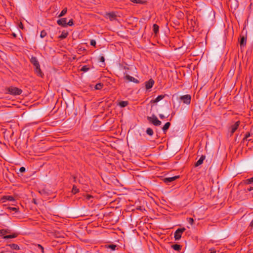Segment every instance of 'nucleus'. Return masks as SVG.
I'll list each match as a JSON object with an SVG mask.
<instances>
[{"mask_svg":"<svg viewBox=\"0 0 253 253\" xmlns=\"http://www.w3.org/2000/svg\"><path fill=\"white\" fill-rule=\"evenodd\" d=\"M251 136L250 133L249 132H248L246 134L245 136L244 137L243 139V141H245V140H247L248 137H249Z\"/></svg>","mask_w":253,"mask_h":253,"instance_id":"a19ab883","label":"nucleus"},{"mask_svg":"<svg viewBox=\"0 0 253 253\" xmlns=\"http://www.w3.org/2000/svg\"><path fill=\"white\" fill-rule=\"evenodd\" d=\"M5 90L6 91V93H8L12 95H20L22 92V90L20 88L13 86L6 88Z\"/></svg>","mask_w":253,"mask_h":253,"instance_id":"f03ea898","label":"nucleus"},{"mask_svg":"<svg viewBox=\"0 0 253 253\" xmlns=\"http://www.w3.org/2000/svg\"><path fill=\"white\" fill-rule=\"evenodd\" d=\"M74 24L73 20L72 19H71L69 20L68 22L67 23V27L68 26H73Z\"/></svg>","mask_w":253,"mask_h":253,"instance_id":"4c0bfd02","label":"nucleus"},{"mask_svg":"<svg viewBox=\"0 0 253 253\" xmlns=\"http://www.w3.org/2000/svg\"><path fill=\"white\" fill-rule=\"evenodd\" d=\"M99 216V214H96V216Z\"/></svg>","mask_w":253,"mask_h":253,"instance_id":"864d4df0","label":"nucleus"},{"mask_svg":"<svg viewBox=\"0 0 253 253\" xmlns=\"http://www.w3.org/2000/svg\"><path fill=\"white\" fill-rule=\"evenodd\" d=\"M79 191V189H78L77 187L75 185H74L73 187V188H72V192L74 194H75L77 193H78Z\"/></svg>","mask_w":253,"mask_h":253,"instance_id":"72a5a7b5","label":"nucleus"},{"mask_svg":"<svg viewBox=\"0 0 253 253\" xmlns=\"http://www.w3.org/2000/svg\"><path fill=\"white\" fill-rule=\"evenodd\" d=\"M90 198H93V196H90V195H88V196H87V198L88 199H89Z\"/></svg>","mask_w":253,"mask_h":253,"instance_id":"3c124183","label":"nucleus"},{"mask_svg":"<svg viewBox=\"0 0 253 253\" xmlns=\"http://www.w3.org/2000/svg\"><path fill=\"white\" fill-rule=\"evenodd\" d=\"M129 0L134 3L143 4L145 3L144 1H143L141 0Z\"/></svg>","mask_w":253,"mask_h":253,"instance_id":"c9c22d12","label":"nucleus"},{"mask_svg":"<svg viewBox=\"0 0 253 253\" xmlns=\"http://www.w3.org/2000/svg\"><path fill=\"white\" fill-rule=\"evenodd\" d=\"M106 17L109 18L111 21H113L116 19L117 15L115 12L107 13L106 14Z\"/></svg>","mask_w":253,"mask_h":253,"instance_id":"9b49d317","label":"nucleus"},{"mask_svg":"<svg viewBox=\"0 0 253 253\" xmlns=\"http://www.w3.org/2000/svg\"><path fill=\"white\" fill-rule=\"evenodd\" d=\"M240 124V121L236 122L234 125H232L230 127V136L232 135L233 133L236 131V130L237 129L238 127H239V126Z\"/></svg>","mask_w":253,"mask_h":253,"instance_id":"6e6552de","label":"nucleus"},{"mask_svg":"<svg viewBox=\"0 0 253 253\" xmlns=\"http://www.w3.org/2000/svg\"><path fill=\"white\" fill-rule=\"evenodd\" d=\"M68 35V32H67V31H63L62 32V34H61V35H60L59 36V38L60 39H65Z\"/></svg>","mask_w":253,"mask_h":253,"instance_id":"4be33fe9","label":"nucleus"},{"mask_svg":"<svg viewBox=\"0 0 253 253\" xmlns=\"http://www.w3.org/2000/svg\"><path fill=\"white\" fill-rule=\"evenodd\" d=\"M125 79L126 80H127L128 82H133V83H136V84H138L139 83V81L137 79H136L128 75H126L125 77Z\"/></svg>","mask_w":253,"mask_h":253,"instance_id":"f8f14e48","label":"nucleus"},{"mask_svg":"<svg viewBox=\"0 0 253 253\" xmlns=\"http://www.w3.org/2000/svg\"><path fill=\"white\" fill-rule=\"evenodd\" d=\"M171 248L175 251H179L181 249V246L178 244H174L171 246Z\"/></svg>","mask_w":253,"mask_h":253,"instance_id":"5701e85b","label":"nucleus"},{"mask_svg":"<svg viewBox=\"0 0 253 253\" xmlns=\"http://www.w3.org/2000/svg\"><path fill=\"white\" fill-rule=\"evenodd\" d=\"M158 177H159L165 183L168 184L169 183L173 182V181L176 180L177 179L179 178L180 175H176L171 177H167V178H164L163 176H159Z\"/></svg>","mask_w":253,"mask_h":253,"instance_id":"20e7f679","label":"nucleus"},{"mask_svg":"<svg viewBox=\"0 0 253 253\" xmlns=\"http://www.w3.org/2000/svg\"><path fill=\"white\" fill-rule=\"evenodd\" d=\"M9 246L11 249L14 250H20L19 246L15 244H11L7 245Z\"/></svg>","mask_w":253,"mask_h":253,"instance_id":"aec40b11","label":"nucleus"},{"mask_svg":"<svg viewBox=\"0 0 253 253\" xmlns=\"http://www.w3.org/2000/svg\"><path fill=\"white\" fill-rule=\"evenodd\" d=\"M0 253H4L2 252H0Z\"/></svg>","mask_w":253,"mask_h":253,"instance_id":"5fc2aeb1","label":"nucleus"},{"mask_svg":"<svg viewBox=\"0 0 253 253\" xmlns=\"http://www.w3.org/2000/svg\"><path fill=\"white\" fill-rule=\"evenodd\" d=\"M205 159V156L202 155L200 158L197 161V162L195 164V167H198L199 166L201 165L203 163L204 160Z\"/></svg>","mask_w":253,"mask_h":253,"instance_id":"f3484780","label":"nucleus"},{"mask_svg":"<svg viewBox=\"0 0 253 253\" xmlns=\"http://www.w3.org/2000/svg\"><path fill=\"white\" fill-rule=\"evenodd\" d=\"M252 190H253V186H250V187H248L247 188V191H251Z\"/></svg>","mask_w":253,"mask_h":253,"instance_id":"de8ad7c7","label":"nucleus"},{"mask_svg":"<svg viewBox=\"0 0 253 253\" xmlns=\"http://www.w3.org/2000/svg\"><path fill=\"white\" fill-rule=\"evenodd\" d=\"M19 27L21 29H24L23 25L22 24V23L21 22L20 23V24L19 25Z\"/></svg>","mask_w":253,"mask_h":253,"instance_id":"49530a36","label":"nucleus"},{"mask_svg":"<svg viewBox=\"0 0 253 253\" xmlns=\"http://www.w3.org/2000/svg\"><path fill=\"white\" fill-rule=\"evenodd\" d=\"M145 87L147 89H149L153 87L154 84V81L152 79H150L148 81L145 82Z\"/></svg>","mask_w":253,"mask_h":253,"instance_id":"9d476101","label":"nucleus"},{"mask_svg":"<svg viewBox=\"0 0 253 253\" xmlns=\"http://www.w3.org/2000/svg\"><path fill=\"white\" fill-rule=\"evenodd\" d=\"M98 60L101 63L100 66L101 67H104L105 66L104 56L103 55L100 56L98 58Z\"/></svg>","mask_w":253,"mask_h":253,"instance_id":"6ab92c4d","label":"nucleus"},{"mask_svg":"<svg viewBox=\"0 0 253 253\" xmlns=\"http://www.w3.org/2000/svg\"><path fill=\"white\" fill-rule=\"evenodd\" d=\"M244 181V183L246 184H252L253 183V177L251 178L246 179Z\"/></svg>","mask_w":253,"mask_h":253,"instance_id":"cd10ccee","label":"nucleus"},{"mask_svg":"<svg viewBox=\"0 0 253 253\" xmlns=\"http://www.w3.org/2000/svg\"><path fill=\"white\" fill-rule=\"evenodd\" d=\"M128 104V102L127 101H121L119 103V105L121 107H125Z\"/></svg>","mask_w":253,"mask_h":253,"instance_id":"b1692460","label":"nucleus"},{"mask_svg":"<svg viewBox=\"0 0 253 253\" xmlns=\"http://www.w3.org/2000/svg\"><path fill=\"white\" fill-rule=\"evenodd\" d=\"M79 175H73L70 178L71 182H74L75 183H78Z\"/></svg>","mask_w":253,"mask_h":253,"instance_id":"a211bd4d","label":"nucleus"},{"mask_svg":"<svg viewBox=\"0 0 253 253\" xmlns=\"http://www.w3.org/2000/svg\"><path fill=\"white\" fill-rule=\"evenodd\" d=\"M18 168H17L16 167L14 168V169L10 168L9 172L11 173L12 174H13V172H14L13 171H14V172H16V174H19V171H18Z\"/></svg>","mask_w":253,"mask_h":253,"instance_id":"2f4dec72","label":"nucleus"},{"mask_svg":"<svg viewBox=\"0 0 253 253\" xmlns=\"http://www.w3.org/2000/svg\"><path fill=\"white\" fill-rule=\"evenodd\" d=\"M250 226L253 227V219L252 220V221L250 223Z\"/></svg>","mask_w":253,"mask_h":253,"instance_id":"8fccbe9b","label":"nucleus"},{"mask_svg":"<svg viewBox=\"0 0 253 253\" xmlns=\"http://www.w3.org/2000/svg\"><path fill=\"white\" fill-rule=\"evenodd\" d=\"M180 100L184 103L189 105L191 102V96L189 94L182 95L180 97Z\"/></svg>","mask_w":253,"mask_h":253,"instance_id":"423d86ee","label":"nucleus"},{"mask_svg":"<svg viewBox=\"0 0 253 253\" xmlns=\"http://www.w3.org/2000/svg\"><path fill=\"white\" fill-rule=\"evenodd\" d=\"M34 71L35 73L37 75V76L41 78H43V77L44 76V74L41 69L40 64H38V65L34 66Z\"/></svg>","mask_w":253,"mask_h":253,"instance_id":"0eeeda50","label":"nucleus"},{"mask_svg":"<svg viewBox=\"0 0 253 253\" xmlns=\"http://www.w3.org/2000/svg\"><path fill=\"white\" fill-rule=\"evenodd\" d=\"M185 231V228L183 227L178 228L174 232V239L175 240H179L181 238L182 234Z\"/></svg>","mask_w":253,"mask_h":253,"instance_id":"39448f33","label":"nucleus"},{"mask_svg":"<svg viewBox=\"0 0 253 253\" xmlns=\"http://www.w3.org/2000/svg\"><path fill=\"white\" fill-rule=\"evenodd\" d=\"M4 199L9 201H14L15 200L13 196L9 195L4 196Z\"/></svg>","mask_w":253,"mask_h":253,"instance_id":"c85d7f7f","label":"nucleus"},{"mask_svg":"<svg viewBox=\"0 0 253 253\" xmlns=\"http://www.w3.org/2000/svg\"><path fill=\"white\" fill-rule=\"evenodd\" d=\"M47 35V33L45 30H42L41 32L40 37L41 38H44Z\"/></svg>","mask_w":253,"mask_h":253,"instance_id":"e433bc0d","label":"nucleus"},{"mask_svg":"<svg viewBox=\"0 0 253 253\" xmlns=\"http://www.w3.org/2000/svg\"><path fill=\"white\" fill-rule=\"evenodd\" d=\"M146 133L148 135H149L150 136H152L154 134V131L151 128L148 127L146 129Z\"/></svg>","mask_w":253,"mask_h":253,"instance_id":"bb28decb","label":"nucleus"},{"mask_svg":"<svg viewBox=\"0 0 253 253\" xmlns=\"http://www.w3.org/2000/svg\"><path fill=\"white\" fill-rule=\"evenodd\" d=\"M67 8L66 7L64 8L61 11V12L60 13V14L59 15L58 17H61L63 16L67 13Z\"/></svg>","mask_w":253,"mask_h":253,"instance_id":"c756f323","label":"nucleus"},{"mask_svg":"<svg viewBox=\"0 0 253 253\" xmlns=\"http://www.w3.org/2000/svg\"><path fill=\"white\" fill-rule=\"evenodd\" d=\"M39 246L41 247V248L42 249V250H43V248L42 246H41L40 245H39Z\"/></svg>","mask_w":253,"mask_h":253,"instance_id":"603ef678","label":"nucleus"},{"mask_svg":"<svg viewBox=\"0 0 253 253\" xmlns=\"http://www.w3.org/2000/svg\"><path fill=\"white\" fill-rule=\"evenodd\" d=\"M147 119L149 122L151 123L155 126H160L162 124L161 121L159 120L154 114H153L151 117L148 116Z\"/></svg>","mask_w":253,"mask_h":253,"instance_id":"7ed1b4c3","label":"nucleus"},{"mask_svg":"<svg viewBox=\"0 0 253 253\" xmlns=\"http://www.w3.org/2000/svg\"><path fill=\"white\" fill-rule=\"evenodd\" d=\"M105 247L107 249H110L112 251H114L116 250V248L117 247V246L116 245L111 244V245H105Z\"/></svg>","mask_w":253,"mask_h":253,"instance_id":"a878e982","label":"nucleus"},{"mask_svg":"<svg viewBox=\"0 0 253 253\" xmlns=\"http://www.w3.org/2000/svg\"><path fill=\"white\" fill-rule=\"evenodd\" d=\"M247 37L242 36L240 41V45L241 47H244L246 45Z\"/></svg>","mask_w":253,"mask_h":253,"instance_id":"ddd939ff","label":"nucleus"},{"mask_svg":"<svg viewBox=\"0 0 253 253\" xmlns=\"http://www.w3.org/2000/svg\"><path fill=\"white\" fill-rule=\"evenodd\" d=\"M18 171H19V172L23 173V172H25L26 169L25 167H22L20 168H18Z\"/></svg>","mask_w":253,"mask_h":253,"instance_id":"58836bf2","label":"nucleus"},{"mask_svg":"<svg viewBox=\"0 0 253 253\" xmlns=\"http://www.w3.org/2000/svg\"><path fill=\"white\" fill-rule=\"evenodd\" d=\"M159 117L161 119H164L166 117L163 114H159Z\"/></svg>","mask_w":253,"mask_h":253,"instance_id":"a18cd8bd","label":"nucleus"},{"mask_svg":"<svg viewBox=\"0 0 253 253\" xmlns=\"http://www.w3.org/2000/svg\"><path fill=\"white\" fill-rule=\"evenodd\" d=\"M170 126V123L169 122H167L165 124V125L162 128V129L165 133H166V131L169 128Z\"/></svg>","mask_w":253,"mask_h":253,"instance_id":"412c9836","label":"nucleus"},{"mask_svg":"<svg viewBox=\"0 0 253 253\" xmlns=\"http://www.w3.org/2000/svg\"><path fill=\"white\" fill-rule=\"evenodd\" d=\"M166 95H160L158 96L155 100H152L151 103H157L162 100L165 97Z\"/></svg>","mask_w":253,"mask_h":253,"instance_id":"4468645a","label":"nucleus"},{"mask_svg":"<svg viewBox=\"0 0 253 253\" xmlns=\"http://www.w3.org/2000/svg\"><path fill=\"white\" fill-rule=\"evenodd\" d=\"M85 182V180L83 178L81 175H79L78 183L80 184H84Z\"/></svg>","mask_w":253,"mask_h":253,"instance_id":"7c9ffc66","label":"nucleus"},{"mask_svg":"<svg viewBox=\"0 0 253 253\" xmlns=\"http://www.w3.org/2000/svg\"><path fill=\"white\" fill-rule=\"evenodd\" d=\"M89 69V68L88 65H84L83 66L82 68L81 69V70L83 72H86L88 71Z\"/></svg>","mask_w":253,"mask_h":253,"instance_id":"f704fd0d","label":"nucleus"},{"mask_svg":"<svg viewBox=\"0 0 253 253\" xmlns=\"http://www.w3.org/2000/svg\"><path fill=\"white\" fill-rule=\"evenodd\" d=\"M103 84L101 83H99L96 84V90H99L101 89L103 86Z\"/></svg>","mask_w":253,"mask_h":253,"instance_id":"473e14b6","label":"nucleus"},{"mask_svg":"<svg viewBox=\"0 0 253 253\" xmlns=\"http://www.w3.org/2000/svg\"><path fill=\"white\" fill-rule=\"evenodd\" d=\"M159 27L156 24H154L153 26V30L155 34H157L159 32Z\"/></svg>","mask_w":253,"mask_h":253,"instance_id":"393cba45","label":"nucleus"},{"mask_svg":"<svg viewBox=\"0 0 253 253\" xmlns=\"http://www.w3.org/2000/svg\"><path fill=\"white\" fill-rule=\"evenodd\" d=\"M30 62L34 66L35 65H38L40 64L37 57L35 56H32L31 58L30 59Z\"/></svg>","mask_w":253,"mask_h":253,"instance_id":"2eb2a0df","label":"nucleus"},{"mask_svg":"<svg viewBox=\"0 0 253 253\" xmlns=\"http://www.w3.org/2000/svg\"><path fill=\"white\" fill-rule=\"evenodd\" d=\"M103 180L109 185L118 186L120 184L119 180L115 175H102Z\"/></svg>","mask_w":253,"mask_h":253,"instance_id":"f257e3e1","label":"nucleus"},{"mask_svg":"<svg viewBox=\"0 0 253 253\" xmlns=\"http://www.w3.org/2000/svg\"><path fill=\"white\" fill-rule=\"evenodd\" d=\"M57 23L59 25L64 27H67V19L66 18H62L58 19Z\"/></svg>","mask_w":253,"mask_h":253,"instance_id":"1a4fd4ad","label":"nucleus"},{"mask_svg":"<svg viewBox=\"0 0 253 253\" xmlns=\"http://www.w3.org/2000/svg\"><path fill=\"white\" fill-rule=\"evenodd\" d=\"M187 220L188 222L191 224L193 225L194 223V219L192 218H187Z\"/></svg>","mask_w":253,"mask_h":253,"instance_id":"ea45409f","label":"nucleus"},{"mask_svg":"<svg viewBox=\"0 0 253 253\" xmlns=\"http://www.w3.org/2000/svg\"><path fill=\"white\" fill-rule=\"evenodd\" d=\"M3 232L4 235L5 236L6 235V234L9 233L10 232V230L8 229H3Z\"/></svg>","mask_w":253,"mask_h":253,"instance_id":"79ce46f5","label":"nucleus"},{"mask_svg":"<svg viewBox=\"0 0 253 253\" xmlns=\"http://www.w3.org/2000/svg\"><path fill=\"white\" fill-rule=\"evenodd\" d=\"M3 235H4V234H3V229L0 230V236H2Z\"/></svg>","mask_w":253,"mask_h":253,"instance_id":"09e8293b","label":"nucleus"},{"mask_svg":"<svg viewBox=\"0 0 253 253\" xmlns=\"http://www.w3.org/2000/svg\"><path fill=\"white\" fill-rule=\"evenodd\" d=\"M9 209L11 211H16L17 210V208H14V207H10V208H9Z\"/></svg>","mask_w":253,"mask_h":253,"instance_id":"c03bdc74","label":"nucleus"},{"mask_svg":"<svg viewBox=\"0 0 253 253\" xmlns=\"http://www.w3.org/2000/svg\"><path fill=\"white\" fill-rule=\"evenodd\" d=\"M18 234L17 233H14L11 235H5L3 236V238L4 239H8L11 238H14L18 236Z\"/></svg>","mask_w":253,"mask_h":253,"instance_id":"dca6fc26","label":"nucleus"},{"mask_svg":"<svg viewBox=\"0 0 253 253\" xmlns=\"http://www.w3.org/2000/svg\"><path fill=\"white\" fill-rule=\"evenodd\" d=\"M90 44L93 46H95V40H91Z\"/></svg>","mask_w":253,"mask_h":253,"instance_id":"37998d69","label":"nucleus"}]
</instances>
